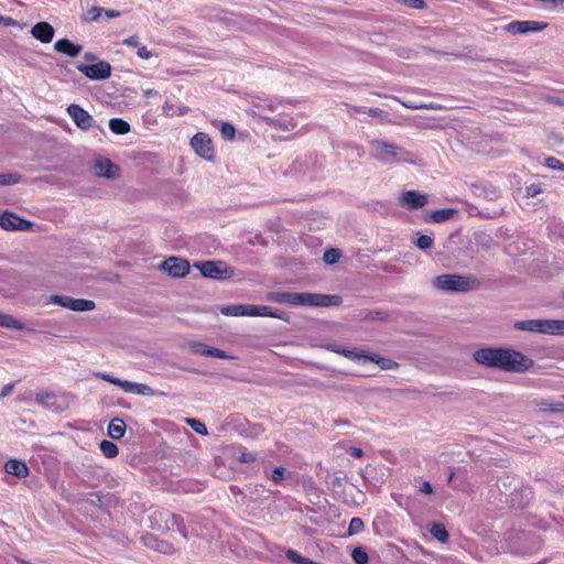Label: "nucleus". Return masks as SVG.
Returning a JSON list of instances; mask_svg holds the SVG:
<instances>
[{
  "label": "nucleus",
  "instance_id": "obj_1",
  "mask_svg": "<svg viewBox=\"0 0 564 564\" xmlns=\"http://www.w3.org/2000/svg\"><path fill=\"white\" fill-rule=\"evenodd\" d=\"M474 360L485 367L509 372H523L533 366L532 359L509 348H480L474 352Z\"/></svg>",
  "mask_w": 564,
  "mask_h": 564
},
{
  "label": "nucleus",
  "instance_id": "obj_2",
  "mask_svg": "<svg viewBox=\"0 0 564 564\" xmlns=\"http://www.w3.org/2000/svg\"><path fill=\"white\" fill-rule=\"evenodd\" d=\"M267 299L279 304H289L292 306L328 307L337 306L341 303V299L338 295L308 292H270Z\"/></svg>",
  "mask_w": 564,
  "mask_h": 564
},
{
  "label": "nucleus",
  "instance_id": "obj_3",
  "mask_svg": "<svg viewBox=\"0 0 564 564\" xmlns=\"http://www.w3.org/2000/svg\"><path fill=\"white\" fill-rule=\"evenodd\" d=\"M517 330H524L538 334H545L552 336H564V321L563 319H527L517 321L513 324Z\"/></svg>",
  "mask_w": 564,
  "mask_h": 564
},
{
  "label": "nucleus",
  "instance_id": "obj_4",
  "mask_svg": "<svg viewBox=\"0 0 564 564\" xmlns=\"http://www.w3.org/2000/svg\"><path fill=\"white\" fill-rule=\"evenodd\" d=\"M476 284V279L459 274H441L432 280L433 288L444 292H468Z\"/></svg>",
  "mask_w": 564,
  "mask_h": 564
},
{
  "label": "nucleus",
  "instance_id": "obj_5",
  "mask_svg": "<svg viewBox=\"0 0 564 564\" xmlns=\"http://www.w3.org/2000/svg\"><path fill=\"white\" fill-rule=\"evenodd\" d=\"M372 158L384 163L404 162L408 160V153L404 149L384 140H372L370 142Z\"/></svg>",
  "mask_w": 564,
  "mask_h": 564
},
{
  "label": "nucleus",
  "instance_id": "obj_6",
  "mask_svg": "<svg viewBox=\"0 0 564 564\" xmlns=\"http://www.w3.org/2000/svg\"><path fill=\"white\" fill-rule=\"evenodd\" d=\"M194 267L197 268L205 278L226 280L234 275V270L221 261L195 262Z\"/></svg>",
  "mask_w": 564,
  "mask_h": 564
},
{
  "label": "nucleus",
  "instance_id": "obj_7",
  "mask_svg": "<svg viewBox=\"0 0 564 564\" xmlns=\"http://www.w3.org/2000/svg\"><path fill=\"white\" fill-rule=\"evenodd\" d=\"M77 69L93 80H104L111 75V66L106 61H99L91 65L80 64L77 65Z\"/></svg>",
  "mask_w": 564,
  "mask_h": 564
},
{
  "label": "nucleus",
  "instance_id": "obj_8",
  "mask_svg": "<svg viewBox=\"0 0 564 564\" xmlns=\"http://www.w3.org/2000/svg\"><path fill=\"white\" fill-rule=\"evenodd\" d=\"M74 123L83 131H88L95 126L94 118L79 105L72 104L66 109Z\"/></svg>",
  "mask_w": 564,
  "mask_h": 564
},
{
  "label": "nucleus",
  "instance_id": "obj_9",
  "mask_svg": "<svg viewBox=\"0 0 564 564\" xmlns=\"http://www.w3.org/2000/svg\"><path fill=\"white\" fill-rule=\"evenodd\" d=\"M161 270L173 278H183L189 272V262L177 257H170L160 265Z\"/></svg>",
  "mask_w": 564,
  "mask_h": 564
},
{
  "label": "nucleus",
  "instance_id": "obj_10",
  "mask_svg": "<svg viewBox=\"0 0 564 564\" xmlns=\"http://www.w3.org/2000/svg\"><path fill=\"white\" fill-rule=\"evenodd\" d=\"M191 145L193 150L203 159L212 161L214 158V149L210 138L203 132L196 133L192 140Z\"/></svg>",
  "mask_w": 564,
  "mask_h": 564
},
{
  "label": "nucleus",
  "instance_id": "obj_11",
  "mask_svg": "<svg viewBox=\"0 0 564 564\" xmlns=\"http://www.w3.org/2000/svg\"><path fill=\"white\" fill-rule=\"evenodd\" d=\"M398 203L406 209H419L427 204V195L416 191H404L399 196Z\"/></svg>",
  "mask_w": 564,
  "mask_h": 564
},
{
  "label": "nucleus",
  "instance_id": "obj_12",
  "mask_svg": "<svg viewBox=\"0 0 564 564\" xmlns=\"http://www.w3.org/2000/svg\"><path fill=\"white\" fill-rule=\"evenodd\" d=\"M32 224L15 214L6 212L0 215V227L4 230H28Z\"/></svg>",
  "mask_w": 564,
  "mask_h": 564
},
{
  "label": "nucleus",
  "instance_id": "obj_13",
  "mask_svg": "<svg viewBox=\"0 0 564 564\" xmlns=\"http://www.w3.org/2000/svg\"><path fill=\"white\" fill-rule=\"evenodd\" d=\"M546 28V23L540 21H512L506 29L512 34H527L529 32H540Z\"/></svg>",
  "mask_w": 564,
  "mask_h": 564
},
{
  "label": "nucleus",
  "instance_id": "obj_14",
  "mask_svg": "<svg viewBox=\"0 0 564 564\" xmlns=\"http://www.w3.org/2000/svg\"><path fill=\"white\" fill-rule=\"evenodd\" d=\"M326 348L333 352L345 356L346 358L359 362V364H366L367 354L364 350L349 348L343 345L338 344H328Z\"/></svg>",
  "mask_w": 564,
  "mask_h": 564
},
{
  "label": "nucleus",
  "instance_id": "obj_15",
  "mask_svg": "<svg viewBox=\"0 0 564 564\" xmlns=\"http://www.w3.org/2000/svg\"><path fill=\"white\" fill-rule=\"evenodd\" d=\"M93 169L95 175L100 177L115 178L118 174V166L106 158L97 159Z\"/></svg>",
  "mask_w": 564,
  "mask_h": 564
},
{
  "label": "nucleus",
  "instance_id": "obj_16",
  "mask_svg": "<svg viewBox=\"0 0 564 564\" xmlns=\"http://www.w3.org/2000/svg\"><path fill=\"white\" fill-rule=\"evenodd\" d=\"M31 34L42 43H50L54 37L55 30L48 22H39L32 26Z\"/></svg>",
  "mask_w": 564,
  "mask_h": 564
},
{
  "label": "nucleus",
  "instance_id": "obj_17",
  "mask_svg": "<svg viewBox=\"0 0 564 564\" xmlns=\"http://www.w3.org/2000/svg\"><path fill=\"white\" fill-rule=\"evenodd\" d=\"M56 52L65 54L69 57H76L80 54L83 47L80 45L72 43L68 39H61L54 43Z\"/></svg>",
  "mask_w": 564,
  "mask_h": 564
},
{
  "label": "nucleus",
  "instance_id": "obj_18",
  "mask_svg": "<svg viewBox=\"0 0 564 564\" xmlns=\"http://www.w3.org/2000/svg\"><path fill=\"white\" fill-rule=\"evenodd\" d=\"M252 304L228 305L220 310L226 316H253Z\"/></svg>",
  "mask_w": 564,
  "mask_h": 564
},
{
  "label": "nucleus",
  "instance_id": "obj_19",
  "mask_svg": "<svg viewBox=\"0 0 564 564\" xmlns=\"http://www.w3.org/2000/svg\"><path fill=\"white\" fill-rule=\"evenodd\" d=\"M4 469L8 474L23 478L28 476L29 468L25 463L18 459H10L6 463Z\"/></svg>",
  "mask_w": 564,
  "mask_h": 564
},
{
  "label": "nucleus",
  "instance_id": "obj_20",
  "mask_svg": "<svg viewBox=\"0 0 564 564\" xmlns=\"http://www.w3.org/2000/svg\"><path fill=\"white\" fill-rule=\"evenodd\" d=\"M123 391L128 393H134L139 395H154V390L144 384L126 380L123 383Z\"/></svg>",
  "mask_w": 564,
  "mask_h": 564
},
{
  "label": "nucleus",
  "instance_id": "obj_21",
  "mask_svg": "<svg viewBox=\"0 0 564 564\" xmlns=\"http://www.w3.org/2000/svg\"><path fill=\"white\" fill-rule=\"evenodd\" d=\"M36 403L50 409L56 410V395L48 391H40L35 395Z\"/></svg>",
  "mask_w": 564,
  "mask_h": 564
},
{
  "label": "nucleus",
  "instance_id": "obj_22",
  "mask_svg": "<svg viewBox=\"0 0 564 564\" xmlns=\"http://www.w3.org/2000/svg\"><path fill=\"white\" fill-rule=\"evenodd\" d=\"M366 362H373L378 365L382 370L394 369L398 366L393 360L381 357L377 354H367Z\"/></svg>",
  "mask_w": 564,
  "mask_h": 564
},
{
  "label": "nucleus",
  "instance_id": "obj_23",
  "mask_svg": "<svg viewBox=\"0 0 564 564\" xmlns=\"http://www.w3.org/2000/svg\"><path fill=\"white\" fill-rule=\"evenodd\" d=\"M126 433V423L120 419H113L108 425V435L113 440L121 438Z\"/></svg>",
  "mask_w": 564,
  "mask_h": 564
},
{
  "label": "nucleus",
  "instance_id": "obj_24",
  "mask_svg": "<svg viewBox=\"0 0 564 564\" xmlns=\"http://www.w3.org/2000/svg\"><path fill=\"white\" fill-rule=\"evenodd\" d=\"M535 405L541 411L564 412L563 402H553L546 399H541L535 402Z\"/></svg>",
  "mask_w": 564,
  "mask_h": 564
},
{
  "label": "nucleus",
  "instance_id": "obj_25",
  "mask_svg": "<svg viewBox=\"0 0 564 564\" xmlns=\"http://www.w3.org/2000/svg\"><path fill=\"white\" fill-rule=\"evenodd\" d=\"M0 326L11 328V329H17V330H23L25 328L23 323L15 319L13 316L3 314L1 312H0Z\"/></svg>",
  "mask_w": 564,
  "mask_h": 564
},
{
  "label": "nucleus",
  "instance_id": "obj_26",
  "mask_svg": "<svg viewBox=\"0 0 564 564\" xmlns=\"http://www.w3.org/2000/svg\"><path fill=\"white\" fill-rule=\"evenodd\" d=\"M109 129L116 134H126L130 131V124L120 118H112L109 121Z\"/></svg>",
  "mask_w": 564,
  "mask_h": 564
},
{
  "label": "nucleus",
  "instance_id": "obj_27",
  "mask_svg": "<svg viewBox=\"0 0 564 564\" xmlns=\"http://www.w3.org/2000/svg\"><path fill=\"white\" fill-rule=\"evenodd\" d=\"M253 316L282 318L278 310L265 305H253Z\"/></svg>",
  "mask_w": 564,
  "mask_h": 564
},
{
  "label": "nucleus",
  "instance_id": "obj_28",
  "mask_svg": "<svg viewBox=\"0 0 564 564\" xmlns=\"http://www.w3.org/2000/svg\"><path fill=\"white\" fill-rule=\"evenodd\" d=\"M95 302L85 299H74L72 311L75 312H87L95 308Z\"/></svg>",
  "mask_w": 564,
  "mask_h": 564
},
{
  "label": "nucleus",
  "instance_id": "obj_29",
  "mask_svg": "<svg viewBox=\"0 0 564 564\" xmlns=\"http://www.w3.org/2000/svg\"><path fill=\"white\" fill-rule=\"evenodd\" d=\"M430 533L434 539L443 543L446 542L448 539V533L445 527L441 523H434L430 529Z\"/></svg>",
  "mask_w": 564,
  "mask_h": 564
},
{
  "label": "nucleus",
  "instance_id": "obj_30",
  "mask_svg": "<svg viewBox=\"0 0 564 564\" xmlns=\"http://www.w3.org/2000/svg\"><path fill=\"white\" fill-rule=\"evenodd\" d=\"M349 112L352 116H356L357 113H367L372 117H382L383 115H386L384 111L380 108H365V107H351L349 109Z\"/></svg>",
  "mask_w": 564,
  "mask_h": 564
},
{
  "label": "nucleus",
  "instance_id": "obj_31",
  "mask_svg": "<svg viewBox=\"0 0 564 564\" xmlns=\"http://www.w3.org/2000/svg\"><path fill=\"white\" fill-rule=\"evenodd\" d=\"M99 447H100V451L102 452V454L108 458H112L118 455V446L110 441H107V440L101 441Z\"/></svg>",
  "mask_w": 564,
  "mask_h": 564
},
{
  "label": "nucleus",
  "instance_id": "obj_32",
  "mask_svg": "<svg viewBox=\"0 0 564 564\" xmlns=\"http://www.w3.org/2000/svg\"><path fill=\"white\" fill-rule=\"evenodd\" d=\"M454 214H455V210L451 209V208L438 209L431 214V219L434 223H443V221L448 220Z\"/></svg>",
  "mask_w": 564,
  "mask_h": 564
},
{
  "label": "nucleus",
  "instance_id": "obj_33",
  "mask_svg": "<svg viewBox=\"0 0 564 564\" xmlns=\"http://www.w3.org/2000/svg\"><path fill=\"white\" fill-rule=\"evenodd\" d=\"M74 299L70 296L63 295H52L50 297V303L59 305L62 307L72 310Z\"/></svg>",
  "mask_w": 564,
  "mask_h": 564
},
{
  "label": "nucleus",
  "instance_id": "obj_34",
  "mask_svg": "<svg viewBox=\"0 0 564 564\" xmlns=\"http://www.w3.org/2000/svg\"><path fill=\"white\" fill-rule=\"evenodd\" d=\"M286 557L290 561H292L293 563H296V564H321L318 562H314V561H312L310 558L303 557L296 551H293V550H289L286 552Z\"/></svg>",
  "mask_w": 564,
  "mask_h": 564
},
{
  "label": "nucleus",
  "instance_id": "obj_35",
  "mask_svg": "<svg viewBox=\"0 0 564 564\" xmlns=\"http://www.w3.org/2000/svg\"><path fill=\"white\" fill-rule=\"evenodd\" d=\"M341 252L339 249L330 248L324 252L323 260L327 264H334L339 261Z\"/></svg>",
  "mask_w": 564,
  "mask_h": 564
},
{
  "label": "nucleus",
  "instance_id": "obj_36",
  "mask_svg": "<svg viewBox=\"0 0 564 564\" xmlns=\"http://www.w3.org/2000/svg\"><path fill=\"white\" fill-rule=\"evenodd\" d=\"M351 557L356 564H367L369 561L368 554L360 546L352 550Z\"/></svg>",
  "mask_w": 564,
  "mask_h": 564
},
{
  "label": "nucleus",
  "instance_id": "obj_37",
  "mask_svg": "<svg viewBox=\"0 0 564 564\" xmlns=\"http://www.w3.org/2000/svg\"><path fill=\"white\" fill-rule=\"evenodd\" d=\"M186 423L199 435H207L208 431L206 425L197 419H187Z\"/></svg>",
  "mask_w": 564,
  "mask_h": 564
},
{
  "label": "nucleus",
  "instance_id": "obj_38",
  "mask_svg": "<svg viewBox=\"0 0 564 564\" xmlns=\"http://www.w3.org/2000/svg\"><path fill=\"white\" fill-rule=\"evenodd\" d=\"M96 377L111 383V384H115L117 387H120L122 390H123V383H126V380H122V379H119V378H116L109 373H106V372H97L96 373Z\"/></svg>",
  "mask_w": 564,
  "mask_h": 564
},
{
  "label": "nucleus",
  "instance_id": "obj_39",
  "mask_svg": "<svg viewBox=\"0 0 564 564\" xmlns=\"http://www.w3.org/2000/svg\"><path fill=\"white\" fill-rule=\"evenodd\" d=\"M364 530V521L360 518H352L349 522L348 534L354 535Z\"/></svg>",
  "mask_w": 564,
  "mask_h": 564
},
{
  "label": "nucleus",
  "instance_id": "obj_40",
  "mask_svg": "<svg viewBox=\"0 0 564 564\" xmlns=\"http://www.w3.org/2000/svg\"><path fill=\"white\" fill-rule=\"evenodd\" d=\"M152 547L164 554H172L175 551L174 546L166 541H155Z\"/></svg>",
  "mask_w": 564,
  "mask_h": 564
},
{
  "label": "nucleus",
  "instance_id": "obj_41",
  "mask_svg": "<svg viewBox=\"0 0 564 564\" xmlns=\"http://www.w3.org/2000/svg\"><path fill=\"white\" fill-rule=\"evenodd\" d=\"M415 245L422 250H427L433 246V238L427 235H420L416 238Z\"/></svg>",
  "mask_w": 564,
  "mask_h": 564
},
{
  "label": "nucleus",
  "instance_id": "obj_42",
  "mask_svg": "<svg viewBox=\"0 0 564 564\" xmlns=\"http://www.w3.org/2000/svg\"><path fill=\"white\" fill-rule=\"evenodd\" d=\"M221 135L227 140H232L236 134V129L231 123L223 122L220 127Z\"/></svg>",
  "mask_w": 564,
  "mask_h": 564
},
{
  "label": "nucleus",
  "instance_id": "obj_43",
  "mask_svg": "<svg viewBox=\"0 0 564 564\" xmlns=\"http://www.w3.org/2000/svg\"><path fill=\"white\" fill-rule=\"evenodd\" d=\"M104 12V9L102 8H99V7H91L90 9H88L85 13V20L86 21H97L100 15L102 14Z\"/></svg>",
  "mask_w": 564,
  "mask_h": 564
},
{
  "label": "nucleus",
  "instance_id": "obj_44",
  "mask_svg": "<svg viewBox=\"0 0 564 564\" xmlns=\"http://www.w3.org/2000/svg\"><path fill=\"white\" fill-rule=\"evenodd\" d=\"M19 176L11 173L0 174V185H11L19 182Z\"/></svg>",
  "mask_w": 564,
  "mask_h": 564
},
{
  "label": "nucleus",
  "instance_id": "obj_45",
  "mask_svg": "<svg viewBox=\"0 0 564 564\" xmlns=\"http://www.w3.org/2000/svg\"><path fill=\"white\" fill-rule=\"evenodd\" d=\"M286 473V469L284 467H276L272 471L271 479L275 485L281 484V481L284 479V475Z\"/></svg>",
  "mask_w": 564,
  "mask_h": 564
},
{
  "label": "nucleus",
  "instance_id": "obj_46",
  "mask_svg": "<svg viewBox=\"0 0 564 564\" xmlns=\"http://www.w3.org/2000/svg\"><path fill=\"white\" fill-rule=\"evenodd\" d=\"M544 164L552 170L564 171V164L556 158H553V156L546 158Z\"/></svg>",
  "mask_w": 564,
  "mask_h": 564
},
{
  "label": "nucleus",
  "instance_id": "obj_47",
  "mask_svg": "<svg viewBox=\"0 0 564 564\" xmlns=\"http://www.w3.org/2000/svg\"><path fill=\"white\" fill-rule=\"evenodd\" d=\"M207 356L208 357H214V358H219V359H228L230 358V356L221 350V349H218V348H215V347H210L207 351Z\"/></svg>",
  "mask_w": 564,
  "mask_h": 564
},
{
  "label": "nucleus",
  "instance_id": "obj_48",
  "mask_svg": "<svg viewBox=\"0 0 564 564\" xmlns=\"http://www.w3.org/2000/svg\"><path fill=\"white\" fill-rule=\"evenodd\" d=\"M210 347L203 343H194L192 345V351L202 356H207V351Z\"/></svg>",
  "mask_w": 564,
  "mask_h": 564
},
{
  "label": "nucleus",
  "instance_id": "obj_49",
  "mask_svg": "<svg viewBox=\"0 0 564 564\" xmlns=\"http://www.w3.org/2000/svg\"><path fill=\"white\" fill-rule=\"evenodd\" d=\"M135 53H137L138 57H140L142 59H149V58H151L154 55L151 51H149L145 45L138 46Z\"/></svg>",
  "mask_w": 564,
  "mask_h": 564
},
{
  "label": "nucleus",
  "instance_id": "obj_50",
  "mask_svg": "<svg viewBox=\"0 0 564 564\" xmlns=\"http://www.w3.org/2000/svg\"><path fill=\"white\" fill-rule=\"evenodd\" d=\"M239 460L241 463H251L256 460V453L253 452H241L239 455Z\"/></svg>",
  "mask_w": 564,
  "mask_h": 564
},
{
  "label": "nucleus",
  "instance_id": "obj_51",
  "mask_svg": "<svg viewBox=\"0 0 564 564\" xmlns=\"http://www.w3.org/2000/svg\"><path fill=\"white\" fill-rule=\"evenodd\" d=\"M124 45L129 46V47H133V48H138V46H140V42H139V37L133 35V36H129L127 39L123 40L122 42Z\"/></svg>",
  "mask_w": 564,
  "mask_h": 564
},
{
  "label": "nucleus",
  "instance_id": "obj_52",
  "mask_svg": "<svg viewBox=\"0 0 564 564\" xmlns=\"http://www.w3.org/2000/svg\"><path fill=\"white\" fill-rule=\"evenodd\" d=\"M542 192L540 185L532 184L527 187V196L528 197H535Z\"/></svg>",
  "mask_w": 564,
  "mask_h": 564
},
{
  "label": "nucleus",
  "instance_id": "obj_53",
  "mask_svg": "<svg viewBox=\"0 0 564 564\" xmlns=\"http://www.w3.org/2000/svg\"><path fill=\"white\" fill-rule=\"evenodd\" d=\"M13 389H14L13 383L6 384L0 391V398L3 399L6 397L10 395L12 393Z\"/></svg>",
  "mask_w": 564,
  "mask_h": 564
},
{
  "label": "nucleus",
  "instance_id": "obj_54",
  "mask_svg": "<svg viewBox=\"0 0 564 564\" xmlns=\"http://www.w3.org/2000/svg\"><path fill=\"white\" fill-rule=\"evenodd\" d=\"M406 3L411 8H415V9H422L425 6L424 0H406Z\"/></svg>",
  "mask_w": 564,
  "mask_h": 564
},
{
  "label": "nucleus",
  "instance_id": "obj_55",
  "mask_svg": "<svg viewBox=\"0 0 564 564\" xmlns=\"http://www.w3.org/2000/svg\"><path fill=\"white\" fill-rule=\"evenodd\" d=\"M420 492L431 495L433 492L431 484L429 481H424L420 488Z\"/></svg>",
  "mask_w": 564,
  "mask_h": 564
},
{
  "label": "nucleus",
  "instance_id": "obj_56",
  "mask_svg": "<svg viewBox=\"0 0 564 564\" xmlns=\"http://www.w3.org/2000/svg\"><path fill=\"white\" fill-rule=\"evenodd\" d=\"M1 24L4 26H13L17 25L18 22L11 17H2Z\"/></svg>",
  "mask_w": 564,
  "mask_h": 564
},
{
  "label": "nucleus",
  "instance_id": "obj_57",
  "mask_svg": "<svg viewBox=\"0 0 564 564\" xmlns=\"http://www.w3.org/2000/svg\"><path fill=\"white\" fill-rule=\"evenodd\" d=\"M105 15L109 19H113V18H118L120 15V12L119 11H115V10H105L104 9V12Z\"/></svg>",
  "mask_w": 564,
  "mask_h": 564
},
{
  "label": "nucleus",
  "instance_id": "obj_58",
  "mask_svg": "<svg viewBox=\"0 0 564 564\" xmlns=\"http://www.w3.org/2000/svg\"><path fill=\"white\" fill-rule=\"evenodd\" d=\"M398 54H399V56H400V57H402V58H410V57H411V56H410V55H411V53H410V51H409V50H406V48H400V50L398 51Z\"/></svg>",
  "mask_w": 564,
  "mask_h": 564
},
{
  "label": "nucleus",
  "instance_id": "obj_59",
  "mask_svg": "<svg viewBox=\"0 0 564 564\" xmlns=\"http://www.w3.org/2000/svg\"><path fill=\"white\" fill-rule=\"evenodd\" d=\"M351 454L355 457H361L362 456V449H360V448H352Z\"/></svg>",
  "mask_w": 564,
  "mask_h": 564
},
{
  "label": "nucleus",
  "instance_id": "obj_60",
  "mask_svg": "<svg viewBox=\"0 0 564 564\" xmlns=\"http://www.w3.org/2000/svg\"><path fill=\"white\" fill-rule=\"evenodd\" d=\"M402 105L405 106L406 108H410V109L423 108V106L408 105L406 102H402Z\"/></svg>",
  "mask_w": 564,
  "mask_h": 564
},
{
  "label": "nucleus",
  "instance_id": "obj_61",
  "mask_svg": "<svg viewBox=\"0 0 564 564\" xmlns=\"http://www.w3.org/2000/svg\"><path fill=\"white\" fill-rule=\"evenodd\" d=\"M85 59H87V61H95V59H96V57H95V55H94V54H91V53H86V54H85Z\"/></svg>",
  "mask_w": 564,
  "mask_h": 564
},
{
  "label": "nucleus",
  "instance_id": "obj_62",
  "mask_svg": "<svg viewBox=\"0 0 564 564\" xmlns=\"http://www.w3.org/2000/svg\"><path fill=\"white\" fill-rule=\"evenodd\" d=\"M276 126L283 128L284 130L289 129L286 126H283L280 120H276Z\"/></svg>",
  "mask_w": 564,
  "mask_h": 564
},
{
  "label": "nucleus",
  "instance_id": "obj_63",
  "mask_svg": "<svg viewBox=\"0 0 564 564\" xmlns=\"http://www.w3.org/2000/svg\"><path fill=\"white\" fill-rule=\"evenodd\" d=\"M453 478H454V473L451 471L448 477H447V482L449 484L453 480Z\"/></svg>",
  "mask_w": 564,
  "mask_h": 564
},
{
  "label": "nucleus",
  "instance_id": "obj_64",
  "mask_svg": "<svg viewBox=\"0 0 564 564\" xmlns=\"http://www.w3.org/2000/svg\"><path fill=\"white\" fill-rule=\"evenodd\" d=\"M427 108L429 109H436V107H434L433 105L429 106Z\"/></svg>",
  "mask_w": 564,
  "mask_h": 564
}]
</instances>
